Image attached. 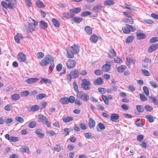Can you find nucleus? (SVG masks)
<instances>
[{
	"label": "nucleus",
	"instance_id": "obj_25",
	"mask_svg": "<svg viewBox=\"0 0 158 158\" xmlns=\"http://www.w3.org/2000/svg\"><path fill=\"white\" fill-rule=\"evenodd\" d=\"M60 102L63 104H67L69 103L68 98L66 97L61 98L60 100Z\"/></svg>",
	"mask_w": 158,
	"mask_h": 158
},
{
	"label": "nucleus",
	"instance_id": "obj_26",
	"mask_svg": "<svg viewBox=\"0 0 158 158\" xmlns=\"http://www.w3.org/2000/svg\"><path fill=\"white\" fill-rule=\"evenodd\" d=\"M126 67L124 65H122L120 66H118L117 68V70L119 73H122L126 69Z\"/></svg>",
	"mask_w": 158,
	"mask_h": 158
},
{
	"label": "nucleus",
	"instance_id": "obj_8",
	"mask_svg": "<svg viewBox=\"0 0 158 158\" xmlns=\"http://www.w3.org/2000/svg\"><path fill=\"white\" fill-rule=\"evenodd\" d=\"M76 64V62L72 59H69L66 63V66L68 69H71L75 67Z\"/></svg>",
	"mask_w": 158,
	"mask_h": 158
},
{
	"label": "nucleus",
	"instance_id": "obj_34",
	"mask_svg": "<svg viewBox=\"0 0 158 158\" xmlns=\"http://www.w3.org/2000/svg\"><path fill=\"white\" fill-rule=\"evenodd\" d=\"M52 21L53 25L55 27H59L60 26V23L56 19L53 18L52 19Z\"/></svg>",
	"mask_w": 158,
	"mask_h": 158
},
{
	"label": "nucleus",
	"instance_id": "obj_14",
	"mask_svg": "<svg viewBox=\"0 0 158 158\" xmlns=\"http://www.w3.org/2000/svg\"><path fill=\"white\" fill-rule=\"evenodd\" d=\"M63 17L67 19L71 18L75 16L74 13L70 12H64L62 14Z\"/></svg>",
	"mask_w": 158,
	"mask_h": 158
},
{
	"label": "nucleus",
	"instance_id": "obj_45",
	"mask_svg": "<svg viewBox=\"0 0 158 158\" xmlns=\"http://www.w3.org/2000/svg\"><path fill=\"white\" fill-rule=\"evenodd\" d=\"M146 118H147L148 121L150 123H152L154 121L153 117L151 115H148L146 116Z\"/></svg>",
	"mask_w": 158,
	"mask_h": 158
},
{
	"label": "nucleus",
	"instance_id": "obj_63",
	"mask_svg": "<svg viewBox=\"0 0 158 158\" xmlns=\"http://www.w3.org/2000/svg\"><path fill=\"white\" fill-rule=\"evenodd\" d=\"M102 70H99L98 69H96L94 71L95 74L97 75H102Z\"/></svg>",
	"mask_w": 158,
	"mask_h": 158
},
{
	"label": "nucleus",
	"instance_id": "obj_50",
	"mask_svg": "<svg viewBox=\"0 0 158 158\" xmlns=\"http://www.w3.org/2000/svg\"><path fill=\"white\" fill-rule=\"evenodd\" d=\"M39 107L37 105H35L32 106L30 108L31 111H35L39 109Z\"/></svg>",
	"mask_w": 158,
	"mask_h": 158
},
{
	"label": "nucleus",
	"instance_id": "obj_3",
	"mask_svg": "<svg viewBox=\"0 0 158 158\" xmlns=\"http://www.w3.org/2000/svg\"><path fill=\"white\" fill-rule=\"evenodd\" d=\"M32 20L33 21V23H28V24L25 27V29L27 32H31L32 31H34L36 26L38 24L37 22L33 19H32Z\"/></svg>",
	"mask_w": 158,
	"mask_h": 158
},
{
	"label": "nucleus",
	"instance_id": "obj_39",
	"mask_svg": "<svg viewBox=\"0 0 158 158\" xmlns=\"http://www.w3.org/2000/svg\"><path fill=\"white\" fill-rule=\"evenodd\" d=\"M136 107L137 111L139 112H143L144 111V109L142 105H137Z\"/></svg>",
	"mask_w": 158,
	"mask_h": 158
},
{
	"label": "nucleus",
	"instance_id": "obj_21",
	"mask_svg": "<svg viewBox=\"0 0 158 158\" xmlns=\"http://www.w3.org/2000/svg\"><path fill=\"white\" fill-rule=\"evenodd\" d=\"M111 68L110 65L108 64H106L103 65L102 68V71L105 72H108L110 70Z\"/></svg>",
	"mask_w": 158,
	"mask_h": 158
},
{
	"label": "nucleus",
	"instance_id": "obj_13",
	"mask_svg": "<svg viewBox=\"0 0 158 158\" xmlns=\"http://www.w3.org/2000/svg\"><path fill=\"white\" fill-rule=\"evenodd\" d=\"M105 129V126L101 123H99L97 125L96 129L98 131L101 132Z\"/></svg>",
	"mask_w": 158,
	"mask_h": 158
},
{
	"label": "nucleus",
	"instance_id": "obj_46",
	"mask_svg": "<svg viewBox=\"0 0 158 158\" xmlns=\"http://www.w3.org/2000/svg\"><path fill=\"white\" fill-rule=\"evenodd\" d=\"M142 73L144 75L147 76H148L150 75V73L149 71L145 69H142L141 70Z\"/></svg>",
	"mask_w": 158,
	"mask_h": 158
},
{
	"label": "nucleus",
	"instance_id": "obj_10",
	"mask_svg": "<svg viewBox=\"0 0 158 158\" xmlns=\"http://www.w3.org/2000/svg\"><path fill=\"white\" fill-rule=\"evenodd\" d=\"M119 115L118 114L116 113L112 114L110 116V120L115 122H118L119 121L118 118H119Z\"/></svg>",
	"mask_w": 158,
	"mask_h": 158
},
{
	"label": "nucleus",
	"instance_id": "obj_59",
	"mask_svg": "<svg viewBox=\"0 0 158 158\" xmlns=\"http://www.w3.org/2000/svg\"><path fill=\"white\" fill-rule=\"evenodd\" d=\"M19 140V138L17 137L14 136H11L10 139V141L13 142H16Z\"/></svg>",
	"mask_w": 158,
	"mask_h": 158
},
{
	"label": "nucleus",
	"instance_id": "obj_51",
	"mask_svg": "<svg viewBox=\"0 0 158 158\" xmlns=\"http://www.w3.org/2000/svg\"><path fill=\"white\" fill-rule=\"evenodd\" d=\"M73 89L76 92H77L78 91V85L77 82L74 81L73 82Z\"/></svg>",
	"mask_w": 158,
	"mask_h": 158
},
{
	"label": "nucleus",
	"instance_id": "obj_36",
	"mask_svg": "<svg viewBox=\"0 0 158 158\" xmlns=\"http://www.w3.org/2000/svg\"><path fill=\"white\" fill-rule=\"evenodd\" d=\"M114 2L112 0H106L104 1V4L105 5L111 6L114 4Z\"/></svg>",
	"mask_w": 158,
	"mask_h": 158
},
{
	"label": "nucleus",
	"instance_id": "obj_23",
	"mask_svg": "<svg viewBox=\"0 0 158 158\" xmlns=\"http://www.w3.org/2000/svg\"><path fill=\"white\" fill-rule=\"evenodd\" d=\"M98 40V37L95 35H91L90 37V40L92 43H96Z\"/></svg>",
	"mask_w": 158,
	"mask_h": 158
},
{
	"label": "nucleus",
	"instance_id": "obj_24",
	"mask_svg": "<svg viewBox=\"0 0 158 158\" xmlns=\"http://www.w3.org/2000/svg\"><path fill=\"white\" fill-rule=\"evenodd\" d=\"M81 8L80 7H76L73 9H71L69 10V12L72 13L77 14L81 11Z\"/></svg>",
	"mask_w": 158,
	"mask_h": 158
},
{
	"label": "nucleus",
	"instance_id": "obj_58",
	"mask_svg": "<svg viewBox=\"0 0 158 158\" xmlns=\"http://www.w3.org/2000/svg\"><path fill=\"white\" fill-rule=\"evenodd\" d=\"M36 126V123L35 121L31 122L29 124V127L30 128H33L35 127Z\"/></svg>",
	"mask_w": 158,
	"mask_h": 158
},
{
	"label": "nucleus",
	"instance_id": "obj_41",
	"mask_svg": "<svg viewBox=\"0 0 158 158\" xmlns=\"http://www.w3.org/2000/svg\"><path fill=\"white\" fill-rule=\"evenodd\" d=\"M46 96V94H40L36 96V98L37 99H42L45 98Z\"/></svg>",
	"mask_w": 158,
	"mask_h": 158
},
{
	"label": "nucleus",
	"instance_id": "obj_4",
	"mask_svg": "<svg viewBox=\"0 0 158 158\" xmlns=\"http://www.w3.org/2000/svg\"><path fill=\"white\" fill-rule=\"evenodd\" d=\"M77 96L78 98L84 102H87L89 99L87 94L82 91L77 92Z\"/></svg>",
	"mask_w": 158,
	"mask_h": 158
},
{
	"label": "nucleus",
	"instance_id": "obj_12",
	"mask_svg": "<svg viewBox=\"0 0 158 158\" xmlns=\"http://www.w3.org/2000/svg\"><path fill=\"white\" fill-rule=\"evenodd\" d=\"M70 73L71 74L73 78L74 79L77 78L79 75V71L76 69L73 70L70 72Z\"/></svg>",
	"mask_w": 158,
	"mask_h": 158
},
{
	"label": "nucleus",
	"instance_id": "obj_54",
	"mask_svg": "<svg viewBox=\"0 0 158 158\" xmlns=\"http://www.w3.org/2000/svg\"><path fill=\"white\" fill-rule=\"evenodd\" d=\"M37 58L39 59L42 58L44 56V54L42 52H38L36 54Z\"/></svg>",
	"mask_w": 158,
	"mask_h": 158
},
{
	"label": "nucleus",
	"instance_id": "obj_29",
	"mask_svg": "<svg viewBox=\"0 0 158 158\" xmlns=\"http://www.w3.org/2000/svg\"><path fill=\"white\" fill-rule=\"evenodd\" d=\"M83 19L82 18L78 17H74L73 18V19H72V21H73L74 22L76 23H79Z\"/></svg>",
	"mask_w": 158,
	"mask_h": 158
},
{
	"label": "nucleus",
	"instance_id": "obj_20",
	"mask_svg": "<svg viewBox=\"0 0 158 158\" xmlns=\"http://www.w3.org/2000/svg\"><path fill=\"white\" fill-rule=\"evenodd\" d=\"M103 83L102 79L101 77H98L94 81L93 83L96 85H101Z\"/></svg>",
	"mask_w": 158,
	"mask_h": 158
},
{
	"label": "nucleus",
	"instance_id": "obj_33",
	"mask_svg": "<svg viewBox=\"0 0 158 158\" xmlns=\"http://www.w3.org/2000/svg\"><path fill=\"white\" fill-rule=\"evenodd\" d=\"M40 24L41 28L43 29L46 28L48 27V23L45 22L43 21H41L40 22Z\"/></svg>",
	"mask_w": 158,
	"mask_h": 158
},
{
	"label": "nucleus",
	"instance_id": "obj_7",
	"mask_svg": "<svg viewBox=\"0 0 158 158\" xmlns=\"http://www.w3.org/2000/svg\"><path fill=\"white\" fill-rule=\"evenodd\" d=\"M38 116L40 122H42L45 124L48 127H50V123L46 117L42 114L39 115Z\"/></svg>",
	"mask_w": 158,
	"mask_h": 158
},
{
	"label": "nucleus",
	"instance_id": "obj_18",
	"mask_svg": "<svg viewBox=\"0 0 158 158\" xmlns=\"http://www.w3.org/2000/svg\"><path fill=\"white\" fill-rule=\"evenodd\" d=\"M38 80L37 78H31L26 79V82L29 84H32L36 82Z\"/></svg>",
	"mask_w": 158,
	"mask_h": 158
},
{
	"label": "nucleus",
	"instance_id": "obj_9",
	"mask_svg": "<svg viewBox=\"0 0 158 158\" xmlns=\"http://www.w3.org/2000/svg\"><path fill=\"white\" fill-rule=\"evenodd\" d=\"M17 59L20 62H25L27 60L26 55L23 52H19L17 55Z\"/></svg>",
	"mask_w": 158,
	"mask_h": 158
},
{
	"label": "nucleus",
	"instance_id": "obj_37",
	"mask_svg": "<svg viewBox=\"0 0 158 158\" xmlns=\"http://www.w3.org/2000/svg\"><path fill=\"white\" fill-rule=\"evenodd\" d=\"M63 148L62 146H60V145H56L54 147L53 150L56 152H59Z\"/></svg>",
	"mask_w": 158,
	"mask_h": 158
},
{
	"label": "nucleus",
	"instance_id": "obj_43",
	"mask_svg": "<svg viewBox=\"0 0 158 158\" xmlns=\"http://www.w3.org/2000/svg\"><path fill=\"white\" fill-rule=\"evenodd\" d=\"M51 82V81L45 78H42L40 81V83L41 84H42L44 83L45 84H50Z\"/></svg>",
	"mask_w": 158,
	"mask_h": 158
},
{
	"label": "nucleus",
	"instance_id": "obj_57",
	"mask_svg": "<svg viewBox=\"0 0 158 158\" xmlns=\"http://www.w3.org/2000/svg\"><path fill=\"white\" fill-rule=\"evenodd\" d=\"M143 91L145 94L148 96L149 94V91L148 88L146 86H144L143 87Z\"/></svg>",
	"mask_w": 158,
	"mask_h": 158
},
{
	"label": "nucleus",
	"instance_id": "obj_52",
	"mask_svg": "<svg viewBox=\"0 0 158 158\" xmlns=\"http://www.w3.org/2000/svg\"><path fill=\"white\" fill-rule=\"evenodd\" d=\"M102 99L103 101L105 103L106 105H107L108 103V98L107 97V96L104 95H102Z\"/></svg>",
	"mask_w": 158,
	"mask_h": 158
},
{
	"label": "nucleus",
	"instance_id": "obj_40",
	"mask_svg": "<svg viewBox=\"0 0 158 158\" xmlns=\"http://www.w3.org/2000/svg\"><path fill=\"white\" fill-rule=\"evenodd\" d=\"M137 37L139 39H143L145 37L146 35L143 33H139L137 34Z\"/></svg>",
	"mask_w": 158,
	"mask_h": 158
},
{
	"label": "nucleus",
	"instance_id": "obj_30",
	"mask_svg": "<svg viewBox=\"0 0 158 158\" xmlns=\"http://www.w3.org/2000/svg\"><path fill=\"white\" fill-rule=\"evenodd\" d=\"M19 150L22 152L28 153L29 152V148L27 146H23L20 148Z\"/></svg>",
	"mask_w": 158,
	"mask_h": 158
},
{
	"label": "nucleus",
	"instance_id": "obj_27",
	"mask_svg": "<svg viewBox=\"0 0 158 158\" xmlns=\"http://www.w3.org/2000/svg\"><path fill=\"white\" fill-rule=\"evenodd\" d=\"M35 132L39 137L42 138L44 136V134L41 132V130L39 129H36Z\"/></svg>",
	"mask_w": 158,
	"mask_h": 158
},
{
	"label": "nucleus",
	"instance_id": "obj_47",
	"mask_svg": "<svg viewBox=\"0 0 158 158\" xmlns=\"http://www.w3.org/2000/svg\"><path fill=\"white\" fill-rule=\"evenodd\" d=\"M91 12L89 11H84L81 14V16L82 17H85L90 15Z\"/></svg>",
	"mask_w": 158,
	"mask_h": 158
},
{
	"label": "nucleus",
	"instance_id": "obj_6",
	"mask_svg": "<svg viewBox=\"0 0 158 158\" xmlns=\"http://www.w3.org/2000/svg\"><path fill=\"white\" fill-rule=\"evenodd\" d=\"M91 83L87 79H84L82 80L81 85L82 88L85 90H88L90 89L89 86Z\"/></svg>",
	"mask_w": 158,
	"mask_h": 158
},
{
	"label": "nucleus",
	"instance_id": "obj_11",
	"mask_svg": "<svg viewBox=\"0 0 158 158\" xmlns=\"http://www.w3.org/2000/svg\"><path fill=\"white\" fill-rule=\"evenodd\" d=\"M158 48V44H154L150 45L148 50L149 52H152Z\"/></svg>",
	"mask_w": 158,
	"mask_h": 158
},
{
	"label": "nucleus",
	"instance_id": "obj_44",
	"mask_svg": "<svg viewBox=\"0 0 158 158\" xmlns=\"http://www.w3.org/2000/svg\"><path fill=\"white\" fill-rule=\"evenodd\" d=\"M93 10L96 11L101 10L102 9V6L99 4L94 6L93 7Z\"/></svg>",
	"mask_w": 158,
	"mask_h": 158
},
{
	"label": "nucleus",
	"instance_id": "obj_19",
	"mask_svg": "<svg viewBox=\"0 0 158 158\" xmlns=\"http://www.w3.org/2000/svg\"><path fill=\"white\" fill-rule=\"evenodd\" d=\"M108 55L109 57L113 58L116 56V52L113 49H111L109 50Z\"/></svg>",
	"mask_w": 158,
	"mask_h": 158
},
{
	"label": "nucleus",
	"instance_id": "obj_5",
	"mask_svg": "<svg viewBox=\"0 0 158 158\" xmlns=\"http://www.w3.org/2000/svg\"><path fill=\"white\" fill-rule=\"evenodd\" d=\"M122 30L124 33L128 34L131 31H134L136 30V29L135 27L130 25L126 24L125 26L122 27Z\"/></svg>",
	"mask_w": 158,
	"mask_h": 158
},
{
	"label": "nucleus",
	"instance_id": "obj_16",
	"mask_svg": "<svg viewBox=\"0 0 158 158\" xmlns=\"http://www.w3.org/2000/svg\"><path fill=\"white\" fill-rule=\"evenodd\" d=\"M95 121L91 118H89L88 123V126L90 129L94 127L95 125Z\"/></svg>",
	"mask_w": 158,
	"mask_h": 158
},
{
	"label": "nucleus",
	"instance_id": "obj_60",
	"mask_svg": "<svg viewBox=\"0 0 158 158\" xmlns=\"http://www.w3.org/2000/svg\"><path fill=\"white\" fill-rule=\"evenodd\" d=\"M134 37L133 36H130L127 37L126 39L127 43H129L131 42L133 40Z\"/></svg>",
	"mask_w": 158,
	"mask_h": 158
},
{
	"label": "nucleus",
	"instance_id": "obj_61",
	"mask_svg": "<svg viewBox=\"0 0 158 158\" xmlns=\"http://www.w3.org/2000/svg\"><path fill=\"white\" fill-rule=\"evenodd\" d=\"M139 96L140 100L142 101H145L147 100L146 98L142 94H140Z\"/></svg>",
	"mask_w": 158,
	"mask_h": 158
},
{
	"label": "nucleus",
	"instance_id": "obj_2",
	"mask_svg": "<svg viewBox=\"0 0 158 158\" xmlns=\"http://www.w3.org/2000/svg\"><path fill=\"white\" fill-rule=\"evenodd\" d=\"M80 47L77 45L74 44L67 50L66 56L69 58L74 57V55L77 53L79 51Z\"/></svg>",
	"mask_w": 158,
	"mask_h": 158
},
{
	"label": "nucleus",
	"instance_id": "obj_42",
	"mask_svg": "<svg viewBox=\"0 0 158 158\" xmlns=\"http://www.w3.org/2000/svg\"><path fill=\"white\" fill-rule=\"evenodd\" d=\"M46 133L50 136H53L56 135V133L52 130H46Z\"/></svg>",
	"mask_w": 158,
	"mask_h": 158
},
{
	"label": "nucleus",
	"instance_id": "obj_56",
	"mask_svg": "<svg viewBox=\"0 0 158 158\" xmlns=\"http://www.w3.org/2000/svg\"><path fill=\"white\" fill-rule=\"evenodd\" d=\"M70 129L69 128H65L63 131V134L65 135L66 136L69 135V133L70 131Z\"/></svg>",
	"mask_w": 158,
	"mask_h": 158
},
{
	"label": "nucleus",
	"instance_id": "obj_15",
	"mask_svg": "<svg viewBox=\"0 0 158 158\" xmlns=\"http://www.w3.org/2000/svg\"><path fill=\"white\" fill-rule=\"evenodd\" d=\"M1 4L3 7L6 8H9L12 9H13V5L10 3H7L4 1H2L1 3Z\"/></svg>",
	"mask_w": 158,
	"mask_h": 158
},
{
	"label": "nucleus",
	"instance_id": "obj_53",
	"mask_svg": "<svg viewBox=\"0 0 158 158\" xmlns=\"http://www.w3.org/2000/svg\"><path fill=\"white\" fill-rule=\"evenodd\" d=\"M15 120L16 121L20 123H22L24 121L23 118L22 117L20 116H18L16 117L15 118Z\"/></svg>",
	"mask_w": 158,
	"mask_h": 158
},
{
	"label": "nucleus",
	"instance_id": "obj_48",
	"mask_svg": "<svg viewBox=\"0 0 158 158\" xmlns=\"http://www.w3.org/2000/svg\"><path fill=\"white\" fill-rule=\"evenodd\" d=\"M158 41V37H154L151 38L149 40V43H152Z\"/></svg>",
	"mask_w": 158,
	"mask_h": 158
},
{
	"label": "nucleus",
	"instance_id": "obj_49",
	"mask_svg": "<svg viewBox=\"0 0 158 158\" xmlns=\"http://www.w3.org/2000/svg\"><path fill=\"white\" fill-rule=\"evenodd\" d=\"M29 94L30 92L29 91L25 90L21 92L20 94L22 96L26 97Z\"/></svg>",
	"mask_w": 158,
	"mask_h": 158
},
{
	"label": "nucleus",
	"instance_id": "obj_1",
	"mask_svg": "<svg viewBox=\"0 0 158 158\" xmlns=\"http://www.w3.org/2000/svg\"><path fill=\"white\" fill-rule=\"evenodd\" d=\"M54 58L53 57L50 56H48L42 59L40 64L42 66H46L48 64H50V65L49 68L51 71H52L54 66Z\"/></svg>",
	"mask_w": 158,
	"mask_h": 158
},
{
	"label": "nucleus",
	"instance_id": "obj_55",
	"mask_svg": "<svg viewBox=\"0 0 158 158\" xmlns=\"http://www.w3.org/2000/svg\"><path fill=\"white\" fill-rule=\"evenodd\" d=\"M149 83L154 88H156L158 86V84L154 81H150Z\"/></svg>",
	"mask_w": 158,
	"mask_h": 158
},
{
	"label": "nucleus",
	"instance_id": "obj_22",
	"mask_svg": "<svg viewBox=\"0 0 158 158\" xmlns=\"http://www.w3.org/2000/svg\"><path fill=\"white\" fill-rule=\"evenodd\" d=\"M62 119L64 122L68 123L73 120V118L72 116H67L63 117Z\"/></svg>",
	"mask_w": 158,
	"mask_h": 158
},
{
	"label": "nucleus",
	"instance_id": "obj_17",
	"mask_svg": "<svg viewBox=\"0 0 158 158\" xmlns=\"http://www.w3.org/2000/svg\"><path fill=\"white\" fill-rule=\"evenodd\" d=\"M23 38L22 35L19 33H17L14 37L15 40V42L18 44L20 43V40L23 39Z\"/></svg>",
	"mask_w": 158,
	"mask_h": 158
},
{
	"label": "nucleus",
	"instance_id": "obj_64",
	"mask_svg": "<svg viewBox=\"0 0 158 158\" xmlns=\"http://www.w3.org/2000/svg\"><path fill=\"white\" fill-rule=\"evenodd\" d=\"M80 127L81 129L84 130L86 129L87 128L86 125L83 123H80Z\"/></svg>",
	"mask_w": 158,
	"mask_h": 158
},
{
	"label": "nucleus",
	"instance_id": "obj_38",
	"mask_svg": "<svg viewBox=\"0 0 158 158\" xmlns=\"http://www.w3.org/2000/svg\"><path fill=\"white\" fill-rule=\"evenodd\" d=\"M85 29L87 33L89 35L92 33V30L91 28L90 27L88 26H86L85 27Z\"/></svg>",
	"mask_w": 158,
	"mask_h": 158
},
{
	"label": "nucleus",
	"instance_id": "obj_28",
	"mask_svg": "<svg viewBox=\"0 0 158 158\" xmlns=\"http://www.w3.org/2000/svg\"><path fill=\"white\" fill-rule=\"evenodd\" d=\"M36 6L39 8H43L45 7L43 2L41 1L38 0L35 3Z\"/></svg>",
	"mask_w": 158,
	"mask_h": 158
},
{
	"label": "nucleus",
	"instance_id": "obj_32",
	"mask_svg": "<svg viewBox=\"0 0 158 158\" xmlns=\"http://www.w3.org/2000/svg\"><path fill=\"white\" fill-rule=\"evenodd\" d=\"M20 96L19 94H13L11 97V99L14 101H16L20 98Z\"/></svg>",
	"mask_w": 158,
	"mask_h": 158
},
{
	"label": "nucleus",
	"instance_id": "obj_31",
	"mask_svg": "<svg viewBox=\"0 0 158 158\" xmlns=\"http://www.w3.org/2000/svg\"><path fill=\"white\" fill-rule=\"evenodd\" d=\"M126 60L128 66H130L133 63L132 59L129 56H127V57Z\"/></svg>",
	"mask_w": 158,
	"mask_h": 158
},
{
	"label": "nucleus",
	"instance_id": "obj_62",
	"mask_svg": "<svg viewBox=\"0 0 158 158\" xmlns=\"http://www.w3.org/2000/svg\"><path fill=\"white\" fill-rule=\"evenodd\" d=\"M145 109L148 111H151L153 110V108L149 105H146L145 106Z\"/></svg>",
	"mask_w": 158,
	"mask_h": 158
},
{
	"label": "nucleus",
	"instance_id": "obj_35",
	"mask_svg": "<svg viewBox=\"0 0 158 158\" xmlns=\"http://www.w3.org/2000/svg\"><path fill=\"white\" fill-rule=\"evenodd\" d=\"M122 21L131 24H133L134 23L133 19L132 18H131L130 19H122Z\"/></svg>",
	"mask_w": 158,
	"mask_h": 158
}]
</instances>
